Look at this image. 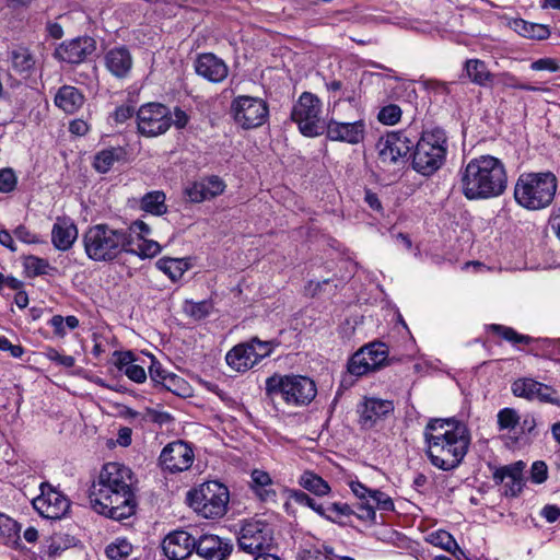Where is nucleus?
Masks as SVG:
<instances>
[{
	"label": "nucleus",
	"mask_w": 560,
	"mask_h": 560,
	"mask_svg": "<svg viewBox=\"0 0 560 560\" xmlns=\"http://www.w3.org/2000/svg\"><path fill=\"white\" fill-rule=\"evenodd\" d=\"M78 238V229L69 218L58 217L51 229V243L58 250L70 249Z\"/></svg>",
	"instance_id": "393cba45"
},
{
	"label": "nucleus",
	"mask_w": 560,
	"mask_h": 560,
	"mask_svg": "<svg viewBox=\"0 0 560 560\" xmlns=\"http://www.w3.org/2000/svg\"><path fill=\"white\" fill-rule=\"evenodd\" d=\"M515 30L524 37L544 39L549 35V30L540 24L528 23L524 20L514 22Z\"/></svg>",
	"instance_id": "58836bf2"
},
{
	"label": "nucleus",
	"mask_w": 560,
	"mask_h": 560,
	"mask_svg": "<svg viewBox=\"0 0 560 560\" xmlns=\"http://www.w3.org/2000/svg\"><path fill=\"white\" fill-rule=\"evenodd\" d=\"M494 84H501L505 88H512V89H518V90H525V91H535L536 89L533 86H529L527 84H523L518 82V80L510 74V73H502L499 75H495Z\"/></svg>",
	"instance_id": "864d4df0"
},
{
	"label": "nucleus",
	"mask_w": 560,
	"mask_h": 560,
	"mask_svg": "<svg viewBox=\"0 0 560 560\" xmlns=\"http://www.w3.org/2000/svg\"><path fill=\"white\" fill-rule=\"evenodd\" d=\"M547 476L548 468L544 462L537 460L532 465L530 478L533 482L542 483L547 479Z\"/></svg>",
	"instance_id": "052dcab7"
},
{
	"label": "nucleus",
	"mask_w": 560,
	"mask_h": 560,
	"mask_svg": "<svg viewBox=\"0 0 560 560\" xmlns=\"http://www.w3.org/2000/svg\"><path fill=\"white\" fill-rule=\"evenodd\" d=\"M530 69L535 71L547 70L550 72H558L560 70V66L553 58H540L532 62Z\"/></svg>",
	"instance_id": "13d9d810"
},
{
	"label": "nucleus",
	"mask_w": 560,
	"mask_h": 560,
	"mask_svg": "<svg viewBox=\"0 0 560 560\" xmlns=\"http://www.w3.org/2000/svg\"><path fill=\"white\" fill-rule=\"evenodd\" d=\"M10 61L12 69L23 78H28L35 69L34 56L26 48L12 50Z\"/></svg>",
	"instance_id": "c756f323"
},
{
	"label": "nucleus",
	"mask_w": 560,
	"mask_h": 560,
	"mask_svg": "<svg viewBox=\"0 0 560 560\" xmlns=\"http://www.w3.org/2000/svg\"><path fill=\"white\" fill-rule=\"evenodd\" d=\"M272 545V529L268 523L262 520H248L243 524L238 546L242 550L256 553L262 552Z\"/></svg>",
	"instance_id": "ddd939ff"
},
{
	"label": "nucleus",
	"mask_w": 560,
	"mask_h": 560,
	"mask_svg": "<svg viewBox=\"0 0 560 560\" xmlns=\"http://www.w3.org/2000/svg\"><path fill=\"white\" fill-rule=\"evenodd\" d=\"M377 118L384 125H395L401 118V109L395 104L386 105L380 110Z\"/></svg>",
	"instance_id": "de8ad7c7"
},
{
	"label": "nucleus",
	"mask_w": 560,
	"mask_h": 560,
	"mask_svg": "<svg viewBox=\"0 0 560 560\" xmlns=\"http://www.w3.org/2000/svg\"><path fill=\"white\" fill-rule=\"evenodd\" d=\"M185 313L196 320L207 317L212 311V304L209 301L186 302Z\"/></svg>",
	"instance_id": "c03bdc74"
},
{
	"label": "nucleus",
	"mask_w": 560,
	"mask_h": 560,
	"mask_svg": "<svg viewBox=\"0 0 560 560\" xmlns=\"http://www.w3.org/2000/svg\"><path fill=\"white\" fill-rule=\"evenodd\" d=\"M106 556L110 560H121L132 552V545L125 538H117L105 549Z\"/></svg>",
	"instance_id": "a19ab883"
},
{
	"label": "nucleus",
	"mask_w": 560,
	"mask_h": 560,
	"mask_svg": "<svg viewBox=\"0 0 560 560\" xmlns=\"http://www.w3.org/2000/svg\"><path fill=\"white\" fill-rule=\"evenodd\" d=\"M149 375L150 378L156 383L165 386L167 389H172V385L180 382L182 380L174 374L167 373L162 364L155 360L154 357H151V365L149 366Z\"/></svg>",
	"instance_id": "f704fd0d"
},
{
	"label": "nucleus",
	"mask_w": 560,
	"mask_h": 560,
	"mask_svg": "<svg viewBox=\"0 0 560 560\" xmlns=\"http://www.w3.org/2000/svg\"><path fill=\"white\" fill-rule=\"evenodd\" d=\"M470 81L480 86H492L494 84L495 74L491 73L487 65L479 59H468L464 67Z\"/></svg>",
	"instance_id": "cd10ccee"
},
{
	"label": "nucleus",
	"mask_w": 560,
	"mask_h": 560,
	"mask_svg": "<svg viewBox=\"0 0 560 560\" xmlns=\"http://www.w3.org/2000/svg\"><path fill=\"white\" fill-rule=\"evenodd\" d=\"M371 500L375 503L376 508L382 511H394L395 506L392 498L380 490L372 492Z\"/></svg>",
	"instance_id": "4d7b16f0"
},
{
	"label": "nucleus",
	"mask_w": 560,
	"mask_h": 560,
	"mask_svg": "<svg viewBox=\"0 0 560 560\" xmlns=\"http://www.w3.org/2000/svg\"><path fill=\"white\" fill-rule=\"evenodd\" d=\"M291 499H293L296 503L308 506L313 511H315L318 515L323 517V515H326V511H324L323 504H319L311 498L308 494L301 490H294L291 492Z\"/></svg>",
	"instance_id": "49530a36"
},
{
	"label": "nucleus",
	"mask_w": 560,
	"mask_h": 560,
	"mask_svg": "<svg viewBox=\"0 0 560 560\" xmlns=\"http://www.w3.org/2000/svg\"><path fill=\"white\" fill-rule=\"evenodd\" d=\"M135 478L131 469L110 462L103 466L90 489L93 509L109 518H128L136 512Z\"/></svg>",
	"instance_id": "f257e3e1"
},
{
	"label": "nucleus",
	"mask_w": 560,
	"mask_h": 560,
	"mask_svg": "<svg viewBox=\"0 0 560 560\" xmlns=\"http://www.w3.org/2000/svg\"><path fill=\"white\" fill-rule=\"evenodd\" d=\"M161 250L162 247L158 242L143 238L141 240V243L137 245V247L133 246V252L129 253L138 255L141 258H152L159 255Z\"/></svg>",
	"instance_id": "a18cd8bd"
},
{
	"label": "nucleus",
	"mask_w": 560,
	"mask_h": 560,
	"mask_svg": "<svg viewBox=\"0 0 560 560\" xmlns=\"http://www.w3.org/2000/svg\"><path fill=\"white\" fill-rule=\"evenodd\" d=\"M165 199L166 197L163 191H150L141 198L140 208L141 210L149 212L151 214L162 215L167 211Z\"/></svg>",
	"instance_id": "473e14b6"
},
{
	"label": "nucleus",
	"mask_w": 560,
	"mask_h": 560,
	"mask_svg": "<svg viewBox=\"0 0 560 560\" xmlns=\"http://www.w3.org/2000/svg\"><path fill=\"white\" fill-rule=\"evenodd\" d=\"M525 464L520 460L511 465L498 468L493 472V480L497 485L504 483L505 495L516 497L523 488V470Z\"/></svg>",
	"instance_id": "5701e85b"
},
{
	"label": "nucleus",
	"mask_w": 560,
	"mask_h": 560,
	"mask_svg": "<svg viewBox=\"0 0 560 560\" xmlns=\"http://www.w3.org/2000/svg\"><path fill=\"white\" fill-rule=\"evenodd\" d=\"M117 355L116 366L119 371L125 372V369L133 364L135 357L131 351L115 352Z\"/></svg>",
	"instance_id": "338daca9"
},
{
	"label": "nucleus",
	"mask_w": 560,
	"mask_h": 560,
	"mask_svg": "<svg viewBox=\"0 0 560 560\" xmlns=\"http://www.w3.org/2000/svg\"><path fill=\"white\" fill-rule=\"evenodd\" d=\"M137 125L141 135L156 137L172 126V115L166 106L160 103H149L138 109Z\"/></svg>",
	"instance_id": "f8f14e48"
},
{
	"label": "nucleus",
	"mask_w": 560,
	"mask_h": 560,
	"mask_svg": "<svg viewBox=\"0 0 560 560\" xmlns=\"http://www.w3.org/2000/svg\"><path fill=\"white\" fill-rule=\"evenodd\" d=\"M230 493L218 481H208L187 492L189 506L205 518H220L228 510Z\"/></svg>",
	"instance_id": "6e6552de"
},
{
	"label": "nucleus",
	"mask_w": 560,
	"mask_h": 560,
	"mask_svg": "<svg viewBox=\"0 0 560 560\" xmlns=\"http://www.w3.org/2000/svg\"><path fill=\"white\" fill-rule=\"evenodd\" d=\"M365 128L363 119L346 122L331 118L326 122L324 131L331 141L358 144L364 139Z\"/></svg>",
	"instance_id": "f3484780"
},
{
	"label": "nucleus",
	"mask_w": 560,
	"mask_h": 560,
	"mask_svg": "<svg viewBox=\"0 0 560 560\" xmlns=\"http://www.w3.org/2000/svg\"><path fill=\"white\" fill-rule=\"evenodd\" d=\"M273 350L270 341L252 338L248 342L238 343L225 355L228 365L236 372H246L269 357Z\"/></svg>",
	"instance_id": "9d476101"
},
{
	"label": "nucleus",
	"mask_w": 560,
	"mask_h": 560,
	"mask_svg": "<svg viewBox=\"0 0 560 560\" xmlns=\"http://www.w3.org/2000/svg\"><path fill=\"white\" fill-rule=\"evenodd\" d=\"M447 136L441 128L423 131L416 144L412 166L423 176H430L445 163Z\"/></svg>",
	"instance_id": "0eeeda50"
},
{
	"label": "nucleus",
	"mask_w": 560,
	"mask_h": 560,
	"mask_svg": "<svg viewBox=\"0 0 560 560\" xmlns=\"http://www.w3.org/2000/svg\"><path fill=\"white\" fill-rule=\"evenodd\" d=\"M558 180L551 172L522 174L514 187L515 201L527 210H541L551 205Z\"/></svg>",
	"instance_id": "39448f33"
},
{
	"label": "nucleus",
	"mask_w": 560,
	"mask_h": 560,
	"mask_svg": "<svg viewBox=\"0 0 560 560\" xmlns=\"http://www.w3.org/2000/svg\"><path fill=\"white\" fill-rule=\"evenodd\" d=\"M198 75L212 83H220L228 78L229 67L214 54H200L194 62Z\"/></svg>",
	"instance_id": "a211bd4d"
},
{
	"label": "nucleus",
	"mask_w": 560,
	"mask_h": 560,
	"mask_svg": "<svg viewBox=\"0 0 560 560\" xmlns=\"http://www.w3.org/2000/svg\"><path fill=\"white\" fill-rule=\"evenodd\" d=\"M266 394L271 400H283L288 406H307L316 396L313 380L302 375H273L266 380Z\"/></svg>",
	"instance_id": "423d86ee"
},
{
	"label": "nucleus",
	"mask_w": 560,
	"mask_h": 560,
	"mask_svg": "<svg viewBox=\"0 0 560 560\" xmlns=\"http://www.w3.org/2000/svg\"><path fill=\"white\" fill-rule=\"evenodd\" d=\"M225 187V183L219 176L211 175L187 185L185 195L191 202L199 203L220 196Z\"/></svg>",
	"instance_id": "6ab92c4d"
},
{
	"label": "nucleus",
	"mask_w": 560,
	"mask_h": 560,
	"mask_svg": "<svg viewBox=\"0 0 560 560\" xmlns=\"http://www.w3.org/2000/svg\"><path fill=\"white\" fill-rule=\"evenodd\" d=\"M324 511H326V515L323 517L336 522L337 518L341 516H349L352 514L351 508L347 503L334 502L326 508L324 506Z\"/></svg>",
	"instance_id": "09e8293b"
},
{
	"label": "nucleus",
	"mask_w": 560,
	"mask_h": 560,
	"mask_svg": "<svg viewBox=\"0 0 560 560\" xmlns=\"http://www.w3.org/2000/svg\"><path fill=\"white\" fill-rule=\"evenodd\" d=\"M95 50V40L91 37H78L62 43L56 49V56L68 63H80Z\"/></svg>",
	"instance_id": "412c9836"
},
{
	"label": "nucleus",
	"mask_w": 560,
	"mask_h": 560,
	"mask_svg": "<svg viewBox=\"0 0 560 560\" xmlns=\"http://www.w3.org/2000/svg\"><path fill=\"white\" fill-rule=\"evenodd\" d=\"M196 539L185 530L168 534L163 540L164 555L171 560H184L195 550Z\"/></svg>",
	"instance_id": "aec40b11"
},
{
	"label": "nucleus",
	"mask_w": 560,
	"mask_h": 560,
	"mask_svg": "<svg viewBox=\"0 0 560 560\" xmlns=\"http://www.w3.org/2000/svg\"><path fill=\"white\" fill-rule=\"evenodd\" d=\"M107 70L117 78H125L132 68V57L126 47H114L105 55Z\"/></svg>",
	"instance_id": "a878e982"
},
{
	"label": "nucleus",
	"mask_w": 560,
	"mask_h": 560,
	"mask_svg": "<svg viewBox=\"0 0 560 560\" xmlns=\"http://www.w3.org/2000/svg\"><path fill=\"white\" fill-rule=\"evenodd\" d=\"M86 256L94 261H112L121 253L133 252L131 232L113 229L107 224H96L83 234Z\"/></svg>",
	"instance_id": "20e7f679"
},
{
	"label": "nucleus",
	"mask_w": 560,
	"mask_h": 560,
	"mask_svg": "<svg viewBox=\"0 0 560 560\" xmlns=\"http://www.w3.org/2000/svg\"><path fill=\"white\" fill-rule=\"evenodd\" d=\"M323 103L315 94L303 92L293 105L291 118L306 137L322 135L325 122L322 119Z\"/></svg>",
	"instance_id": "1a4fd4ad"
},
{
	"label": "nucleus",
	"mask_w": 560,
	"mask_h": 560,
	"mask_svg": "<svg viewBox=\"0 0 560 560\" xmlns=\"http://www.w3.org/2000/svg\"><path fill=\"white\" fill-rule=\"evenodd\" d=\"M497 423L500 431H512L521 424V417L514 408H503L497 415Z\"/></svg>",
	"instance_id": "ea45409f"
},
{
	"label": "nucleus",
	"mask_w": 560,
	"mask_h": 560,
	"mask_svg": "<svg viewBox=\"0 0 560 560\" xmlns=\"http://www.w3.org/2000/svg\"><path fill=\"white\" fill-rule=\"evenodd\" d=\"M49 325L52 327L55 335L58 337H65L67 334L63 317L61 315H55L50 318Z\"/></svg>",
	"instance_id": "774afa93"
},
{
	"label": "nucleus",
	"mask_w": 560,
	"mask_h": 560,
	"mask_svg": "<svg viewBox=\"0 0 560 560\" xmlns=\"http://www.w3.org/2000/svg\"><path fill=\"white\" fill-rule=\"evenodd\" d=\"M16 185V177L12 170H0V192H10Z\"/></svg>",
	"instance_id": "5fc2aeb1"
},
{
	"label": "nucleus",
	"mask_w": 560,
	"mask_h": 560,
	"mask_svg": "<svg viewBox=\"0 0 560 560\" xmlns=\"http://www.w3.org/2000/svg\"><path fill=\"white\" fill-rule=\"evenodd\" d=\"M413 145V140L405 132H388L377 141L378 159L385 165L404 163Z\"/></svg>",
	"instance_id": "4468645a"
},
{
	"label": "nucleus",
	"mask_w": 560,
	"mask_h": 560,
	"mask_svg": "<svg viewBox=\"0 0 560 560\" xmlns=\"http://www.w3.org/2000/svg\"><path fill=\"white\" fill-rule=\"evenodd\" d=\"M393 411L394 404L392 400L374 397L364 398L358 407L360 423L365 429L373 428L378 420Z\"/></svg>",
	"instance_id": "4be33fe9"
},
{
	"label": "nucleus",
	"mask_w": 560,
	"mask_h": 560,
	"mask_svg": "<svg viewBox=\"0 0 560 560\" xmlns=\"http://www.w3.org/2000/svg\"><path fill=\"white\" fill-rule=\"evenodd\" d=\"M538 382L534 378L523 377L512 383L511 389L514 396L528 400L536 399Z\"/></svg>",
	"instance_id": "4c0bfd02"
},
{
	"label": "nucleus",
	"mask_w": 560,
	"mask_h": 560,
	"mask_svg": "<svg viewBox=\"0 0 560 560\" xmlns=\"http://www.w3.org/2000/svg\"><path fill=\"white\" fill-rule=\"evenodd\" d=\"M26 269L34 276L47 275L51 269L49 262L36 256H31L26 259Z\"/></svg>",
	"instance_id": "3c124183"
},
{
	"label": "nucleus",
	"mask_w": 560,
	"mask_h": 560,
	"mask_svg": "<svg viewBox=\"0 0 560 560\" xmlns=\"http://www.w3.org/2000/svg\"><path fill=\"white\" fill-rule=\"evenodd\" d=\"M490 330L513 343H529L530 337L521 335L511 327L493 324Z\"/></svg>",
	"instance_id": "37998d69"
},
{
	"label": "nucleus",
	"mask_w": 560,
	"mask_h": 560,
	"mask_svg": "<svg viewBox=\"0 0 560 560\" xmlns=\"http://www.w3.org/2000/svg\"><path fill=\"white\" fill-rule=\"evenodd\" d=\"M126 152L122 148H108L100 151L94 158V167L100 173H107L113 165L124 160Z\"/></svg>",
	"instance_id": "7c9ffc66"
},
{
	"label": "nucleus",
	"mask_w": 560,
	"mask_h": 560,
	"mask_svg": "<svg viewBox=\"0 0 560 560\" xmlns=\"http://www.w3.org/2000/svg\"><path fill=\"white\" fill-rule=\"evenodd\" d=\"M19 529L13 518L0 512V537L11 539L18 535Z\"/></svg>",
	"instance_id": "603ef678"
},
{
	"label": "nucleus",
	"mask_w": 560,
	"mask_h": 560,
	"mask_svg": "<svg viewBox=\"0 0 560 560\" xmlns=\"http://www.w3.org/2000/svg\"><path fill=\"white\" fill-rule=\"evenodd\" d=\"M231 114L242 128H257L267 120L268 106L261 98L240 95L231 103Z\"/></svg>",
	"instance_id": "9b49d317"
},
{
	"label": "nucleus",
	"mask_w": 560,
	"mask_h": 560,
	"mask_svg": "<svg viewBox=\"0 0 560 560\" xmlns=\"http://www.w3.org/2000/svg\"><path fill=\"white\" fill-rule=\"evenodd\" d=\"M536 399L544 404L560 406V397L551 386L538 382Z\"/></svg>",
	"instance_id": "8fccbe9b"
},
{
	"label": "nucleus",
	"mask_w": 560,
	"mask_h": 560,
	"mask_svg": "<svg viewBox=\"0 0 560 560\" xmlns=\"http://www.w3.org/2000/svg\"><path fill=\"white\" fill-rule=\"evenodd\" d=\"M85 97L83 93L71 85L59 88L54 97L55 105L65 114H75L84 104Z\"/></svg>",
	"instance_id": "bb28decb"
},
{
	"label": "nucleus",
	"mask_w": 560,
	"mask_h": 560,
	"mask_svg": "<svg viewBox=\"0 0 560 560\" xmlns=\"http://www.w3.org/2000/svg\"><path fill=\"white\" fill-rule=\"evenodd\" d=\"M156 267L175 282L183 277V275L189 269L190 265L183 258L163 257L156 261Z\"/></svg>",
	"instance_id": "2f4dec72"
},
{
	"label": "nucleus",
	"mask_w": 560,
	"mask_h": 560,
	"mask_svg": "<svg viewBox=\"0 0 560 560\" xmlns=\"http://www.w3.org/2000/svg\"><path fill=\"white\" fill-rule=\"evenodd\" d=\"M195 550L205 560H225L232 546L217 535H202L196 539Z\"/></svg>",
	"instance_id": "b1692460"
},
{
	"label": "nucleus",
	"mask_w": 560,
	"mask_h": 560,
	"mask_svg": "<svg viewBox=\"0 0 560 560\" xmlns=\"http://www.w3.org/2000/svg\"><path fill=\"white\" fill-rule=\"evenodd\" d=\"M357 516H358V518H360L362 521L370 522V523H373V524L376 523L375 508L373 505H371L369 503V501L366 503H361L358 506Z\"/></svg>",
	"instance_id": "680f3d73"
},
{
	"label": "nucleus",
	"mask_w": 560,
	"mask_h": 560,
	"mask_svg": "<svg viewBox=\"0 0 560 560\" xmlns=\"http://www.w3.org/2000/svg\"><path fill=\"white\" fill-rule=\"evenodd\" d=\"M13 233H14L15 237L19 241L23 242V243H26V244H37V243H40L39 236L36 233H34L31 230H28L24 225H19L14 230Z\"/></svg>",
	"instance_id": "bf43d9fd"
},
{
	"label": "nucleus",
	"mask_w": 560,
	"mask_h": 560,
	"mask_svg": "<svg viewBox=\"0 0 560 560\" xmlns=\"http://www.w3.org/2000/svg\"><path fill=\"white\" fill-rule=\"evenodd\" d=\"M34 509L45 518L59 520L70 509V501L48 483L40 485V494L33 499Z\"/></svg>",
	"instance_id": "2eb2a0df"
},
{
	"label": "nucleus",
	"mask_w": 560,
	"mask_h": 560,
	"mask_svg": "<svg viewBox=\"0 0 560 560\" xmlns=\"http://www.w3.org/2000/svg\"><path fill=\"white\" fill-rule=\"evenodd\" d=\"M133 113H135V109L132 106L121 105L116 108V110L113 114V118L115 119V121L117 124H122L126 120H128L129 118H131Z\"/></svg>",
	"instance_id": "69168bd1"
},
{
	"label": "nucleus",
	"mask_w": 560,
	"mask_h": 560,
	"mask_svg": "<svg viewBox=\"0 0 560 560\" xmlns=\"http://www.w3.org/2000/svg\"><path fill=\"white\" fill-rule=\"evenodd\" d=\"M349 487H350L351 491L353 492V494L360 500H366L368 498L371 499L372 492L374 491L372 489H369L366 486H364L359 480H351L349 482Z\"/></svg>",
	"instance_id": "e2e57ef3"
},
{
	"label": "nucleus",
	"mask_w": 560,
	"mask_h": 560,
	"mask_svg": "<svg viewBox=\"0 0 560 560\" xmlns=\"http://www.w3.org/2000/svg\"><path fill=\"white\" fill-rule=\"evenodd\" d=\"M194 457V451L186 442L176 441L162 450L160 464L170 472H182L190 468Z\"/></svg>",
	"instance_id": "dca6fc26"
},
{
	"label": "nucleus",
	"mask_w": 560,
	"mask_h": 560,
	"mask_svg": "<svg viewBox=\"0 0 560 560\" xmlns=\"http://www.w3.org/2000/svg\"><path fill=\"white\" fill-rule=\"evenodd\" d=\"M364 355H369V352H366L365 350H359L352 355L348 363V371L350 374L355 376H362L364 374L373 372L369 364V361L365 359Z\"/></svg>",
	"instance_id": "79ce46f5"
},
{
	"label": "nucleus",
	"mask_w": 560,
	"mask_h": 560,
	"mask_svg": "<svg viewBox=\"0 0 560 560\" xmlns=\"http://www.w3.org/2000/svg\"><path fill=\"white\" fill-rule=\"evenodd\" d=\"M360 350H365L369 355H364L373 371L378 370L387 360L388 349L383 342H372L362 347Z\"/></svg>",
	"instance_id": "72a5a7b5"
},
{
	"label": "nucleus",
	"mask_w": 560,
	"mask_h": 560,
	"mask_svg": "<svg viewBox=\"0 0 560 560\" xmlns=\"http://www.w3.org/2000/svg\"><path fill=\"white\" fill-rule=\"evenodd\" d=\"M127 377L136 383H143L147 378L144 369L141 365L132 364L125 369Z\"/></svg>",
	"instance_id": "0e129e2a"
},
{
	"label": "nucleus",
	"mask_w": 560,
	"mask_h": 560,
	"mask_svg": "<svg viewBox=\"0 0 560 560\" xmlns=\"http://www.w3.org/2000/svg\"><path fill=\"white\" fill-rule=\"evenodd\" d=\"M45 354L48 360L57 362L65 368H72L75 364V359L72 355L61 354L54 348H48Z\"/></svg>",
	"instance_id": "6e6d98bb"
},
{
	"label": "nucleus",
	"mask_w": 560,
	"mask_h": 560,
	"mask_svg": "<svg viewBox=\"0 0 560 560\" xmlns=\"http://www.w3.org/2000/svg\"><path fill=\"white\" fill-rule=\"evenodd\" d=\"M300 485L307 491L323 497L329 493V485L318 475L312 471H305L300 478Z\"/></svg>",
	"instance_id": "c9c22d12"
},
{
	"label": "nucleus",
	"mask_w": 560,
	"mask_h": 560,
	"mask_svg": "<svg viewBox=\"0 0 560 560\" xmlns=\"http://www.w3.org/2000/svg\"><path fill=\"white\" fill-rule=\"evenodd\" d=\"M427 540L431 545L441 547L442 549H444L448 552H452L454 555L456 553V551H458L459 553H463V550L459 548V546L457 545L454 537L446 530L440 529V530L433 532L428 536Z\"/></svg>",
	"instance_id": "e433bc0d"
},
{
	"label": "nucleus",
	"mask_w": 560,
	"mask_h": 560,
	"mask_svg": "<svg viewBox=\"0 0 560 560\" xmlns=\"http://www.w3.org/2000/svg\"><path fill=\"white\" fill-rule=\"evenodd\" d=\"M423 436L430 463L445 471L462 464L470 445L469 430L455 418L431 419L424 428Z\"/></svg>",
	"instance_id": "f03ea898"
},
{
	"label": "nucleus",
	"mask_w": 560,
	"mask_h": 560,
	"mask_svg": "<svg viewBox=\"0 0 560 560\" xmlns=\"http://www.w3.org/2000/svg\"><path fill=\"white\" fill-rule=\"evenodd\" d=\"M460 186L469 200H486L501 196L508 187L503 162L492 155L471 159L460 172Z\"/></svg>",
	"instance_id": "7ed1b4c3"
},
{
	"label": "nucleus",
	"mask_w": 560,
	"mask_h": 560,
	"mask_svg": "<svg viewBox=\"0 0 560 560\" xmlns=\"http://www.w3.org/2000/svg\"><path fill=\"white\" fill-rule=\"evenodd\" d=\"M272 479L268 472L260 469H254L252 471V487L261 501H276L277 493L272 489Z\"/></svg>",
	"instance_id": "c85d7f7f"
}]
</instances>
